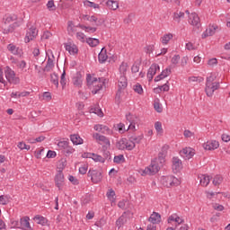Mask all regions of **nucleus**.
Listing matches in <instances>:
<instances>
[{"instance_id": "1", "label": "nucleus", "mask_w": 230, "mask_h": 230, "mask_svg": "<svg viewBox=\"0 0 230 230\" xmlns=\"http://www.w3.org/2000/svg\"><path fill=\"white\" fill-rule=\"evenodd\" d=\"M166 152L163 151L158 154V157L152 160L151 164L144 170V173L155 175L165 163Z\"/></svg>"}, {"instance_id": "2", "label": "nucleus", "mask_w": 230, "mask_h": 230, "mask_svg": "<svg viewBox=\"0 0 230 230\" xmlns=\"http://www.w3.org/2000/svg\"><path fill=\"white\" fill-rule=\"evenodd\" d=\"M116 148H118V150H134L136 148V144L130 142V140L127 138H121L117 141Z\"/></svg>"}, {"instance_id": "3", "label": "nucleus", "mask_w": 230, "mask_h": 230, "mask_svg": "<svg viewBox=\"0 0 230 230\" xmlns=\"http://www.w3.org/2000/svg\"><path fill=\"white\" fill-rule=\"evenodd\" d=\"M161 182L163 186H165V188H173V186H179V184H181L179 179L172 175L163 176L161 179Z\"/></svg>"}, {"instance_id": "4", "label": "nucleus", "mask_w": 230, "mask_h": 230, "mask_svg": "<svg viewBox=\"0 0 230 230\" xmlns=\"http://www.w3.org/2000/svg\"><path fill=\"white\" fill-rule=\"evenodd\" d=\"M4 73L6 80L9 82V84H13V85L20 84L21 79L15 75V71L12 70L10 66L5 67Z\"/></svg>"}, {"instance_id": "5", "label": "nucleus", "mask_w": 230, "mask_h": 230, "mask_svg": "<svg viewBox=\"0 0 230 230\" xmlns=\"http://www.w3.org/2000/svg\"><path fill=\"white\" fill-rule=\"evenodd\" d=\"M105 79L103 78H96L92 77V85H93V89L92 90L93 94H98L102 89H103V86L105 85Z\"/></svg>"}, {"instance_id": "6", "label": "nucleus", "mask_w": 230, "mask_h": 230, "mask_svg": "<svg viewBox=\"0 0 230 230\" xmlns=\"http://www.w3.org/2000/svg\"><path fill=\"white\" fill-rule=\"evenodd\" d=\"M87 176L91 177V181L92 182H93V184H98V182H102V180L103 179L102 172L94 169H90L88 171Z\"/></svg>"}, {"instance_id": "7", "label": "nucleus", "mask_w": 230, "mask_h": 230, "mask_svg": "<svg viewBox=\"0 0 230 230\" xmlns=\"http://www.w3.org/2000/svg\"><path fill=\"white\" fill-rule=\"evenodd\" d=\"M220 87V83H211L209 81H207L206 83V88L205 92L207 93V96L211 97L213 96V93Z\"/></svg>"}, {"instance_id": "8", "label": "nucleus", "mask_w": 230, "mask_h": 230, "mask_svg": "<svg viewBox=\"0 0 230 230\" xmlns=\"http://www.w3.org/2000/svg\"><path fill=\"white\" fill-rule=\"evenodd\" d=\"M126 119H127V121L129 122L128 130H137L136 128V125H137L139 123V118H137V116L132 115L129 113V114L126 115Z\"/></svg>"}, {"instance_id": "9", "label": "nucleus", "mask_w": 230, "mask_h": 230, "mask_svg": "<svg viewBox=\"0 0 230 230\" xmlns=\"http://www.w3.org/2000/svg\"><path fill=\"white\" fill-rule=\"evenodd\" d=\"M93 137L99 145H105L106 146L111 147V140H109L107 137L100 135L99 133H94Z\"/></svg>"}, {"instance_id": "10", "label": "nucleus", "mask_w": 230, "mask_h": 230, "mask_svg": "<svg viewBox=\"0 0 230 230\" xmlns=\"http://www.w3.org/2000/svg\"><path fill=\"white\" fill-rule=\"evenodd\" d=\"M172 163L173 172L179 173V172L182 170V161L179 157L173 156L172 159Z\"/></svg>"}, {"instance_id": "11", "label": "nucleus", "mask_w": 230, "mask_h": 230, "mask_svg": "<svg viewBox=\"0 0 230 230\" xmlns=\"http://www.w3.org/2000/svg\"><path fill=\"white\" fill-rule=\"evenodd\" d=\"M38 34H39V31H37V28L31 27L28 29L25 36V42L28 43L31 40H33V39H35V37H37Z\"/></svg>"}, {"instance_id": "12", "label": "nucleus", "mask_w": 230, "mask_h": 230, "mask_svg": "<svg viewBox=\"0 0 230 230\" xmlns=\"http://www.w3.org/2000/svg\"><path fill=\"white\" fill-rule=\"evenodd\" d=\"M157 71H159V65L152 64L149 69L147 70L148 82H152V80H154V76H155Z\"/></svg>"}, {"instance_id": "13", "label": "nucleus", "mask_w": 230, "mask_h": 230, "mask_svg": "<svg viewBox=\"0 0 230 230\" xmlns=\"http://www.w3.org/2000/svg\"><path fill=\"white\" fill-rule=\"evenodd\" d=\"M189 22L196 28H200V18L197 13H192L189 15Z\"/></svg>"}, {"instance_id": "14", "label": "nucleus", "mask_w": 230, "mask_h": 230, "mask_svg": "<svg viewBox=\"0 0 230 230\" xmlns=\"http://www.w3.org/2000/svg\"><path fill=\"white\" fill-rule=\"evenodd\" d=\"M180 155H181L183 159H191V157L195 155V150L190 147H185L180 152Z\"/></svg>"}, {"instance_id": "15", "label": "nucleus", "mask_w": 230, "mask_h": 230, "mask_svg": "<svg viewBox=\"0 0 230 230\" xmlns=\"http://www.w3.org/2000/svg\"><path fill=\"white\" fill-rule=\"evenodd\" d=\"M220 146V144L217 140H209L203 144L205 150H217Z\"/></svg>"}, {"instance_id": "16", "label": "nucleus", "mask_w": 230, "mask_h": 230, "mask_svg": "<svg viewBox=\"0 0 230 230\" xmlns=\"http://www.w3.org/2000/svg\"><path fill=\"white\" fill-rule=\"evenodd\" d=\"M55 183L58 190H62V186H64V173H62V171H58L56 174Z\"/></svg>"}, {"instance_id": "17", "label": "nucleus", "mask_w": 230, "mask_h": 230, "mask_svg": "<svg viewBox=\"0 0 230 230\" xmlns=\"http://www.w3.org/2000/svg\"><path fill=\"white\" fill-rule=\"evenodd\" d=\"M66 50L68 51L70 55H76L78 53V47L75 43L67 42L65 43Z\"/></svg>"}, {"instance_id": "18", "label": "nucleus", "mask_w": 230, "mask_h": 230, "mask_svg": "<svg viewBox=\"0 0 230 230\" xmlns=\"http://www.w3.org/2000/svg\"><path fill=\"white\" fill-rule=\"evenodd\" d=\"M217 28H218L217 26L210 25V26L206 30V31L203 32V34H202V39H207V37H212V35H213L214 33H216Z\"/></svg>"}, {"instance_id": "19", "label": "nucleus", "mask_w": 230, "mask_h": 230, "mask_svg": "<svg viewBox=\"0 0 230 230\" xmlns=\"http://www.w3.org/2000/svg\"><path fill=\"white\" fill-rule=\"evenodd\" d=\"M7 49L13 54L17 55L18 57H21L22 55V49H19V47H16L13 44H9L7 46Z\"/></svg>"}, {"instance_id": "20", "label": "nucleus", "mask_w": 230, "mask_h": 230, "mask_svg": "<svg viewBox=\"0 0 230 230\" xmlns=\"http://www.w3.org/2000/svg\"><path fill=\"white\" fill-rule=\"evenodd\" d=\"M148 220L151 222V224H160L161 222V214L157 212H153V214L150 216Z\"/></svg>"}, {"instance_id": "21", "label": "nucleus", "mask_w": 230, "mask_h": 230, "mask_svg": "<svg viewBox=\"0 0 230 230\" xmlns=\"http://www.w3.org/2000/svg\"><path fill=\"white\" fill-rule=\"evenodd\" d=\"M100 64H104V62H107V58H109V56H107V49L105 48H102L101 52L98 56Z\"/></svg>"}, {"instance_id": "22", "label": "nucleus", "mask_w": 230, "mask_h": 230, "mask_svg": "<svg viewBox=\"0 0 230 230\" xmlns=\"http://www.w3.org/2000/svg\"><path fill=\"white\" fill-rule=\"evenodd\" d=\"M53 67H55V63L53 62V59H51V58H49L47 60V64L43 68V72L49 73L50 71H53Z\"/></svg>"}, {"instance_id": "23", "label": "nucleus", "mask_w": 230, "mask_h": 230, "mask_svg": "<svg viewBox=\"0 0 230 230\" xmlns=\"http://www.w3.org/2000/svg\"><path fill=\"white\" fill-rule=\"evenodd\" d=\"M70 139L73 145H84V139H82L78 134L71 135Z\"/></svg>"}, {"instance_id": "24", "label": "nucleus", "mask_w": 230, "mask_h": 230, "mask_svg": "<svg viewBox=\"0 0 230 230\" xmlns=\"http://www.w3.org/2000/svg\"><path fill=\"white\" fill-rule=\"evenodd\" d=\"M199 179H200V181H199L200 185L204 186V187L208 186L211 181L209 179V175H206V174H201Z\"/></svg>"}, {"instance_id": "25", "label": "nucleus", "mask_w": 230, "mask_h": 230, "mask_svg": "<svg viewBox=\"0 0 230 230\" xmlns=\"http://www.w3.org/2000/svg\"><path fill=\"white\" fill-rule=\"evenodd\" d=\"M106 4L110 10H118V8H119V4L114 0H108Z\"/></svg>"}, {"instance_id": "26", "label": "nucleus", "mask_w": 230, "mask_h": 230, "mask_svg": "<svg viewBox=\"0 0 230 230\" xmlns=\"http://www.w3.org/2000/svg\"><path fill=\"white\" fill-rule=\"evenodd\" d=\"M20 224L22 227H26L27 229H31V226H30V217H24L20 219Z\"/></svg>"}, {"instance_id": "27", "label": "nucleus", "mask_w": 230, "mask_h": 230, "mask_svg": "<svg viewBox=\"0 0 230 230\" xmlns=\"http://www.w3.org/2000/svg\"><path fill=\"white\" fill-rule=\"evenodd\" d=\"M82 74H76V76L73 78V84L75 87H82Z\"/></svg>"}, {"instance_id": "28", "label": "nucleus", "mask_w": 230, "mask_h": 230, "mask_svg": "<svg viewBox=\"0 0 230 230\" xmlns=\"http://www.w3.org/2000/svg\"><path fill=\"white\" fill-rule=\"evenodd\" d=\"M143 134L139 135V136H132L129 137V143H134V145H136V143L137 145H139V143H141V141H143Z\"/></svg>"}, {"instance_id": "29", "label": "nucleus", "mask_w": 230, "mask_h": 230, "mask_svg": "<svg viewBox=\"0 0 230 230\" xmlns=\"http://www.w3.org/2000/svg\"><path fill=\"white\" fill-rule=\"evenodd\" d=\"M86 42L91 46V48H96V46L100 44V40L96 38H87Z\"/></svg>"}, {"instance_id": "30", "label": "nucleus", "mask_w": 230, "mask_h": 230, "mask_svg": "<svg viewBox=\"0 0 230 230\" xmlns=\"http://www.w3.org/2000/svg\"><path fill=\"white\" fill-rule=\"evenodd\" d=\"M128 85L127 83V76L125 75H120L119 79V89H125Z\"/></svg>"}, {"instance_id": "31", "label": "nucleus", "mask_w": 230, "mask_h": 230, "mask_svg": "<svg viewBox=\"0 0 230 230\" xmlns=\"http://www.w3.org/2000/svg\"><path fill=\"white\" fill-rule=\"evenodd\" d=\"M34 220L35 222H37V224H40V226H46V224H48V219L42 216H36L34 217Z\"/></svg>"}, {"instance_id": "32", "label": "nucleus", "mask_w": 230, "mask_h": 230, "mask_svg": "<svg viewBox=\"0 0 230 230\" xmlns=\"http://www.w3.org/2000/svg\"><path fill=\"white\" fill-rule=\"evenodd\" d=\"M17 19V15L15 14H8L4 18V24H10V22H13Z\"/></svg>"}, {"instance_id": "33", "label": "nucleus", "mask_w": 230, "mask_h": 230, "mask_svg": "<svg viewBox=\"0 0 230 230\" xmlns=\"http://www.w3.org/2000/svg\"><path fill=\"white\" fill-rule=\"evenodd\" d=\"M127 69H128V64L122 62L119 68L121 76H125L127 75Z\"/></svg>"}, {"instance_id": "34", "label": "nucleus", "mask_w": 230, "mask_h": 230, "mask_svg": "<svg viewBox=\"0 0 230 230\" xmlns=\"http://www.w3.org/2000/svg\"><path fill=\"white\" fill-rule=\"evenodd\" d=\"M184 18V13L177 11L173 13L172 19L176 22H181V19Z\"/></svg>"}, {"instance_id": "35", "label": "nucleus", "mask_w": 230, "mask_h": 230, "mask_svg": "<svg viewBox=\"0 0 230 230\" xmlns=\"http://www.w3.org/2000/svg\"><path fill=\"white\" fill-rule=\"evenodd\" d=\"M106 195L111 202H116V192L114 191V190L110 189Z\"/></svg>"}, {"instance_id": "36", "label": "nucleus", "mask_w": 230, "mask_h": 230, "mask_svg": "<svg viewBox=\"0 0 230 230\" xmlns=\"http://www.w3.org/2000/svg\"><path fill=\"white\" fill-rule=\"evenodd\" d=\"M224 181V178L222 177V175L217 174L214 177L213 180V184L214 186H220V183Z\"/></svg>"}, {"instance_id": "37", "label": "nucleus", "mask_w": 230, "mask_h": 230, "mask_svg": "<svg viewBox=\"0 0 230 230\" xmlns=\"http://www.w3.org/2000/svg\"><path fill=\"white\" fill-rule=\"evenodd\" d=\"M172 39H173V35L172 33L164 35L162 37V44H168Z\"/></svg>"}, {"instance_id": "38", "label": "nucleus", "mask_w": 230, "mask_h": 230, "mask_svg": "<svg viewBox=\"0 0 230 230\" xmlns=\"http://www.w3.org/2000/svg\"><path fill=\"white\" fill-rule=\"evenodd\" d=\"M10 203V198L8 197V195H1L0 196V204H2V206H6V204Z\"/></svg>"}, {"instance_id": "39", "label": "nucleus", "mask_w": 230, "mask_h": 230, "mask_svg": "<svg viewBox=\"0 0 230 230\" xmlns=\"http://www.w3.org/2000/svg\"><path fill=\"white\" fill-rule=\"evenodd\" d=\"M50 82L56 85V87H58V75L56 73L50 75Z\"/></svg>"}, {"instance_id": "40", "label": "nucleus", "mask_w": 230, "mask_h": 230, "mask_svg": "<svg viewBox=\"0 0 230 230\" xmlns=\"http://www.w3.org/2000/svg\"><path fill=\"white\" fill-rule=\"evenodd\" d=\"M92 159L95 162V163H104V158L103 156L100 155H96L93 153V155H92Z\"/></svg>"}, {"instance_id": "41", "label": "nucleus", "mask_w": 230, "mask_h": 230, "mask_svg": "<svg viewBox=\"0 0 230 230\" xmlns=\"http://www.w3.org/2000/svg\"><path fill=\"white\" fill-rule=\"evenodd\" d=\"M155 91H164V93H168V91H170V85H168V81L166 82V84L155 88Z\"/></svg>"}, {"instance_id": "42", "label": "nucleus", "mask_w": 230, "mask_h": 230, "mask_svg": "<svg viewBox=\"0 0 230 230\" xmlns=\"http://www.w3.org/2000/svg\"><path fill=\"white\" fill-rule=\"evenodd\" d=\"M47 8H48V10H49V12H55V10H57L55 2L53 0L49 1L47 4Z\"/></svg>"}, {"instance_id": "43", "label": "nucleus", "mask_w": 230, "mask_h": 230, "mask_svg": "<svg viewBox=\"0 0 230 230\" xmlns=\"http://www.w3.org/2000/svg\"><path fill=\"white\" fill-rule=\"evenodd\" d=\"M125 162V156L123 155H119L114 157L113 163H116L117 164H119L120 163Z\"/></svg>"}, {"instance_id": "44", "label": "nucleus", "mask_w": 230, "mask_h": 230, "mask_svg": "<svg viewBox=\"0 0 230 230\" xmlns=\"http://www.w3.org/2000/svg\"><path fill=\"white\" fill-rule=\"evenodd\" d=\"M127 222V218L124 216H121L117 221L116 226L117 227H121Z\"/></svg>"}, {"instance_id": "45", "label": "nucleus", "mask_w": 230, "mask_h": 230, "mask_svg": "<svg viewBox=\"0 0 230 230\" xmlns=\"http://www.w3.org/2000/svg\"><path fill=\"white\" fill-rule=\"evenodd\" d=\"M155 128L157 134H163V124L159 121L155 123Z\"/></svg>"}, {"instance_id": "46", "label": "nucleus", "mask_w": 230, "mask_h": 230, "mask_svg": "<svg viewBox=\"0 0 230 230\" xmlns=\"http://www.w3.org/2000/svg\"><path fill=\"white\" fill-rule=\"evenodd\" d=\"M18 148L20 150H30L31 146L29 145H26L24 142H19L17 145Z\"/></svg>"}, {"instance_id": "47", "label": "nucleus", "mask_w": 230, "mask_h": 230, "mask_svg": "<svg viewBox=\"0 0 230 230\" xmlns=\"http://www.w3.org/2000/svg\"><path fill=\"white\" fill-rule=\"evenodd\" d=\"M135 93H137V94H143V86H141L140 84H137L133 87Z\"/></svg>"}, {"instance_id": "48", "label": "nucleus", "mask_w": 230, "mask_h": 230, "mask_svg": "<svg viewBox=\"0 0 230 230\" xmlns=\"http://www.w3.org/2000/svg\"><path fill=\"white\" fill-rule=\"evenodd\" d=\"M189 82H199V84H200V82H204V77L190 76L189 77Z\"/></svg>"}, {"instance_id": "49", "label": "nucleus", "mask_w": 230, "mask_h": 230, "mask_svg": "<svg viewBox=\"0 0 230 230\" xmlns=\"http://www.w3.org/2000/svg\"><path fill=\"white\" fill-rule=\"evenodd\" d=\"M141 66V62L139 63H134V65L131 67L132 73H139V66Z\"/></svg>"}, {"instance_id": "50", "label": "nucleus", "mask_w": 230, "mask_h": 230, "mask_svg": "<svg viewBox=\"0 0 230 230\" xmlns=\"http://www.w3.org/2000/svg\"><path fill=\"white\" fill-rule=\"evenodd\" d=\"M180 60H181V56L175 55V56L172 58L171 62H172V66H177V65L179 64V61H180Z\"/></svg>"}, {"instance_id": "51", "label": "nucleus", "mask_w": 230, "mask_h": 230, "mask_svg": "<svg viewBox=\"0 0 230 230\" xmlns=\"http://www.w3.org/2000/svg\"><path fill=\"white\" fill-rule=\"evenodd\" d=\"M76 39H77V40H80L81 42H85V34H84V32H77Z\"/></svg>"}, {"instance_id": "52", "label": "nucleus", "mask_w": 230, "mask_h": 230, "mask_svg": "<svg viewBox=\"0 0 230 230\" xmlns=\"http://www.w3.org/2000/svg\"><path fill=\"white\" fill-rule=\"evenodd\" d=\"M121 91H123V88H119L115 96V100L118 103H119L121 100Z\"/></svg>"}, {"instance_id": "53", "label": "nucleus", "mask_w": 230, "mask_h": 230, "mask_svg": "<svg viewBox=\"0 0 230 230\" xmlns=\"http://www.w3.org/2000/svg\"><path fill=\"white\" fill-rule=\"evenodd\" d=\"M154 108L156 112H163V107H161V104L157 102H154Z\"/></svg>"}, {"instance_id": "54", "label": "nucleus", "mask_w": 230, "mask_h": 230, "mask_svg": "<svg viewBox=\"0 0 230 230\" xmlns=\"http://www.w3.org/2000/svg\"><path fill=\"white\" fill-rule=\"evenodd\" d=\"M68 145H69V142H67V141H60V142H58V146L59 148H63L65 150L66 148H67Z\"/></svg>"}, {"instance_id": "55", "label": "nucleus", "mask_w": 230, "mask_h": 230, "mask_svg": "<svg viewBox=\"0 0 230 230\" xmlns=\"http://www.w3.org/2000/svg\"><path fill=\"white\" fill-rule=\"evenodd\" d=\"M43 100H46V102H51V93L45 92L43 93Z\"/></svg>"}, {"instance_id": "56", "label": "nucleus", "mask_w": 230, "mask_h": 230, "mask_svg": "<svg viewBox=\"0 0 230 230\" xmlns=\"http://www.w3.org/2000/svg\"><path fill=\"white\" fill-rule=\"evenodd\" d=\"M92 111L94 114H98L100 116V118L103 117V111H102V109L94 108V109H92Z\"/></svg>"}, {"instance_id": "57", "label": "nucleus", "mask_w": 230, "mask_h": 230, "mask_svg": "<svg viewBox=\"0 0 230 230\" xmlns=\"http://www.w3.org/2000/svg\"><path fill=\"white\" fill-rule=\"evenodd\" d=\"M60 84H61L62 87H64L66 84V70H64L61 75Z\"/></svg>"}, {"instance_id": "58", "label": "nucleus", "mask_w": 230, "mask_h": 230, "mask_svg": "<svg viewBox=\"0 0 230 230\" xmlns=\"http://www.w3.org/2000/svg\"><path fill=\"white\" fill-rule=\"evenodd\" d=\"M132 19H134V14H128V16L126 19H124L125 24H130V22H132Z\"/></svg>"}, {"instance_id": "59", "label": "nucleus", "mask_w": 230, "mask_h": 230, "mask_svg": "<svg viewBox=\"0 0 230 230\" xmlns=\"http://www.w3.org/2000/svg\"><path fill=\"white\" fill-rule=\"evenodd\" d=\"M161 74L164 78H166V76H170V75L172 74V70L170 68H166Z\"/></svg>"}, {"instance_id": "60", "label": "nucleus", "mask_w": 230, "mask_h": 230, "mask_svg": "<svg viewBox=\"0 0 230 230\" xmlns=\"http://www.w3.org/2000/svg\"><path fill=\"white\" fill-rule=\"evenodd\" d=\"M49 159H51L53 157H57V153L52 150H49L46 155Z\"/></svg>"}, {"instance_id": "61", "label": "nucleus", "mask_w": 230, "mask_h": 230, "mask_svg": "<svg viewBox=\"0 0 230 230\" xmlns=\"http://www.w3.org/2000/svg\"><path fill=\"white\" fill-rule=\"evenodd\" d=\"M118 129H119V132L120 134H124L125 131H126V129H125V124H123V123L118 124Z\"/></svg>"}, {"instance_id": "62", "label": "nucleus", "mask_w": 230, "mask_h": 230, "mask_svg": "<svg viewBox=\"0 0 230 230\" xmlns=\"http://www.w3.org/2000/svg\"><path fill=\"white\" fill-rule=\"evenodd\" d=\"M86 4L90 7V8H100V5L95 4L94 2H91V1H86Z\"/></svg>"}, {"instance_id": "63", "label": "nucleus", "mask_w": 230, "mask_h": 230, "mask_svg": "<svg viewBox=\"0 0 230 230\" xmlns=\"http://www.w3.org/2000/svg\"><path fill=\"white\" fill-rule=\"evenodd\" d=\"M73 152H75V148H73L72 146H66V147H65V154H73Z\"/></svg>"}, {"instance_id": "64", "label": "nucleus", "mask_w": 230, "mask_h": 230, "mask_svg": "<svg viewBox=\"0 0 230 230\" xmlns=\"http://www.w3.org/2000/svg\"><path fill=\"white\" fill-rule=\"evenodd\" d=\"M68 181H70V182H72V184H75V185H76V184H78V179H76L75 176H73V175H70L69 177H68Z\"/></svg>"}]
</instances>
